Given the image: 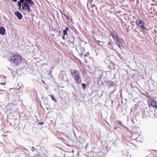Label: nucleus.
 <instances>
[{"label":"nucleus","instance_id":"nucleus-1","mask_svg":"<svg viewBox=\"0 0 157 157\" xmlns=\"http://www.w3.org/2000/svg\"><path fill=\"white\" fill-rule=\"evenodd\" d=\"M22 59L19 55H15L13 56L11 58L10 62L13 65L15 66L19 64L21 61Z\"/></svg>","mask_w":157,"mask_h":157},{"label":"nucleus","instance_id":"nucleus-2","mask_svg":"<svg viewBox=\"0 0 157 157\" xmlns=\"http://www.w3.org/2000/svg\"><path fill=\"white\" fill-rule=\"evenodd\" d=\"M71 73L72 75L75 82L76 83H80L81 82V80L78 72L74 70L73 72H71Z\"/></svg>","mask_w":157,"mask_h":157},{"label":"nucleus","instance_id":"nucleus-3","mask_svg":"<svg viewBox=\"0 0 157 157\" xmlns=\"http://www.w3.org/2000/svg\"><path fill=\"white\" fill-rule=\"evenodd\" d=\"M112 36L115 44L119 48H121V42L117 35L116 34L113 33L112 35Z\"/></svg>","mask_w":157,"mask_h":157},{"label":"nucleus","instance_id":"nucleus-4","mask_svg":"<svg viewBox=\"0 0 157 157\" xmlns=\"http://www.w3.org/2000/svg\"><path fill=\"white\" fill-rule=\"evenodd\" d=\"M149 107L151 106L155 108H157V102L152 99H149L148 101Z\"/></svg>","mask_w":157,"mask_h":157},{"label":"nucleus","instance_id":"nucleus-5","mask_svg":"<svg viewBox=\"0 0 157 157\" xmlns=\"http://www.w3.org/2000/svg\"><path fill=\"white\" fill-rule=\"evenodd\" d=\"M136 24L138 27L141 28L143 30L145 29L144 23L143 21L138 19L136 21Z\"/></svg>","mask_w":157,"mask_h":157},{"label":"nucleus","instance_id":"nucleus-6","mask_svg":"<svg viewBox=\"0 0 157 157\" xmlns=\"http://www.w3.org/2000/svg\"><path fill=\"white\" fill-rule=\"evenodd\" d=\"M22 9L26 12H29L30 8L29 6L25 2L23 3L22 5Z\"/></svg>","mask_w":157,"mask_h":157},{"label":"nucleus","instance_id":"nucleus-7","mask_svg":"<svg viewBox=\"0 0 157 157\" xmlns=\"http://www.w3.org/2000/svg\"><path fill=\"white\" fill-rule=\"evenodd\" d=\"M69 31L68 28L67 27L64 30H63V36L62 37V39L63 40L66 39L67 38V32Z\"/></svg>","mask_w":157,"mask_h":157},{"label":"nucleus","instance_id":"nucleus-8","mask_svg":"<svg viewBox=\"0 0 157 157\" xmlns=\"http://www.w3.org/2000/svg\"><path fill=\"white\" fill-rule=\"evenodd\" d=\"M15 14L16 15L18 19L21 20L22 18L21 14L18 11H16L15 13Z\"/></svg>","mask_w":157,"mask_h":157},{"label":"nucleus","instance_id":"nucleus-9","mask_svg":"<svg viewBox=\"0 0 157 157\" xmlns=\"http://www.w3.org/2000/svg\"><path fill=\"white\" fill-rule=\"evenodd\" d=\"M5 31V29L3 27H0V34L2 35H4Z\"/></svg>","mask_w":157,"mask_h":157},{"label":"nucleus","instance_id":"nucleus-10","mask_svg":"<svg viewBox=\"0 0 157 157\" xmlns=\"http://www.w3.org/2000/svg\"><path fill=\"white\" fill-rule=\"evenodd\" d=\"M23 0H20V1H18L17 2V4L19 7V9L20 10L21 9V3H23Z\"/></svg>","mask_w":157,"mask_h":157},{"label":"nucleus","instance_id":"nucleus-11","mask_svg":"<svg viewBox=\"0 0 157 157\" xmlns=\"http://www.w3.org/2000/svg\"><path fill=\"white\" fill-rule=\"evenodd\" d=\"M82 86L83 89L85 90L86 89V87L85 86V85L84 84L82 83Z\"/></svg>","mask_w":157,"mask_h":157},{"label":"nucleus","instance_id":"nucleus-12","mask_svg":"<svg viewBox=\"0 0 157 157\" xmlns=\"http://www.w3.org/2000/svg\"><path fill=\"white\" fill-rule=\"evenodd\" d=\"M49 96H50L51 97V98L52 99V100L55 101H56V99H55L53 98V97L52 96H51L50 95H49Z\"/></svg>","mask_w":157,"mask_h":157},{"label":"nucleus","instance_id":"nucleus-13","mask_svg":"<svg viewBox=\"0 0 157 157\" xmlns=\"http://www.w3.org/2000/svg\"><path fill=\"white\" fill-rule=\"evenodd\" d=\"M12 1H13V2H16L17 1V0H12Z\"/></svg>","mask_w":157,"mask_h":157},{"label":"nucleus","instance_id":"nucleus-14","mask_svg":"<svg viewBox=\"0 0 157 157\" xmlns=\"http://www.w3.org/2000/svg\"><path fill=\"white\" fill-rule=\"evenodd\" d=\"M0 84H2V85H5L6 84L5 83H0Z\"/></svg>","mask_w":157,"mask_h":157},{"label":"nucleus","instance_id":"nucleus-15","mask_svg":"<svg viewBox=\"0 0 157 157\" xmlns=\"http://www.w3.org/2000/svg\"><path fill=\"white\" fill-rule=\"evenodd\" d=\"M41 124H42V123H41Z\"/></svg>","mask_w":157,"mask_h":157}]
</instances>
